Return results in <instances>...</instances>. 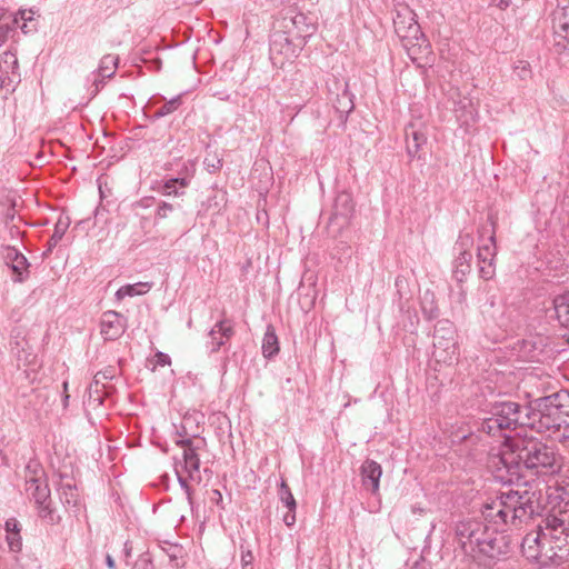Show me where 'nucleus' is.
<instances>
[{"instance_id":"de8ad7c7","label":"nucleus","mask_w":569,"mask_h":569,"mask_svg":"<svg viewBox=\"0 0 569 569\" xmlns=\"http://www.w3.org/2000/svg\"><path fill=\"white\" fill-rule=\"evenodd\" d=\"M416 511H419V513H422V512H423V509H421V508H417V509H416V508H415V509H413V512H416Z\"/></svg>"},{"instance_id":"f8f14e48","label":"nucleus","mask_w":569,"mask_h":569,"mask_svg":"<svg viewBox=\"0 0 569 569\" xmlns=\"http://www.w3.org/2000/svg\"><path fill=\"white\" fill-rule=\"evenodd\" d=\"M233 335V323L229 319L218 321L208 333L207 349L210 353L226 352L222 349Z\"/></svg>"},{"instance_id":"79ce46f5","label":"nucleus","mask_w":569,"mask_h":569,"mask_svg":"<svg viewBox=\"0 0 569 569\" xmlns=\"http://www.w3.org/2000/svg\"><path fill=\"white\" fill-rule=\"evenodd\" d=\"M410 569H428L426 563L423 562H416Z\"/></svg>"},{"instance_id":"c85d7f7f","label":"nucleus","mask_w":569,"mask_h":569,"mask_svg":"<svg viewBox=\"0 0 569 569\" xmlns=\"http://www.w3.org/2000/svg\"><path fill=\"white\" fill-rule=\"evenodd\" d=\"M17 18H13L11 23L0 24V47L3 46L9 37V33L16 28Z\"/></svg>"},{"instance_id":"8fccbe9b","label":"nucleus","mask_w":569,"mask_h":569,"mask_svg":"<svg viewBox=\"0 0 569 569\" xmlns=\"http://www.w3.org/2000/svg\"><path fill=\"white\" fill-rule=\"evenodd\" d=\"M243 569H251V568L243 566Z\"/></svg>"},{"instance_id":"9b49d317","label":"nucleus","mask_w":569,"mask_h":569,"mask_svg":"<svg viewBox=\"0 0 569 569\" xmlns=\"http://www.w3.org/2000/svg\"><path fill=\"white\" fill-rule=\"evenodd\" d=\"M455 333L452 323L449 321L438 322L433 333V356L437 353L455 355L457 352Z\"/></svg>"},{"instance_id":"f704fd0d","label":"nucleus","mask_w":569,"mask_h":569,"mask_svg":"<svg viewBox=\"0 0 569 569\" xmlns=\"http://www.w3.org/2000/svg\"><path fill=\"white\" fill-rule=\"evenodd\" d=\"M520 69V73L519 76L521 78H526L530 70H529V64L526 62V61H520L518 66H516V70Z\"/></svg>"},{"instance_id":"39448f33","label":"nucleus","mask_w":569,"mask_h":569,"mask_svg":"<svg viewBox=\"0 0 569 569\" xmlns=\"http://www.w3.org/2000/svg\"><path fill=\"white\" fill-rule=\"evenodd\" d=\"M203 416L198 412L187 413L183 416L176 443L180 446L182 452L181 458H176L174 471L180 485L188 488V480L199 477L200 460L198 450L203 447L204 440L199 438L200 419Z\"/></svg>"},{"instance_id":"6ab92c4d","label":"nucleus","mask_w":569,"mask_h":569,"mask_svg":"<svg viewBox=\"0 0 569 569\" xmlns=\"http://www.w3.org/2000/svg\"><path fill=\"white\" fill-rule=\"evenodd\" d=\"M553 310L559 323L569 328V292L553 299Z\"/></svg>"},{"instance_id":"cd10ccee","label":"nucleus","mask_w":569,"mask_h":569,"mask_svg":"<svg viewBox=\"0 0 569 569\" xmlns=\"http://www.w3.org/2000/svg\"><path fill=\"white\" fill-rule=\"evenodd\" d=\"M179 104H180V98L177 97V98L166 102L162 107H160L157 110L156 116H158V117L167 116V114L173 112L178 108Z\"/></svg>"},{"instance_id":"a19ab883","label":"nucleus","mask_w":569,"mask_h":569,"mask_svg":"<svg viewBox=\"0 0 569 569\" xmlns=\"http://www.w3.org/2000/svg\"><path fill=\"white\" fill-rule=\"evenodd\" d=\"M158 365L160 366H167V365H170V358H166V357H162V358H158Z\"/></svg>"},{"instance_id":"3c124183","label":"nucleus","mask_w":569,"mask_h":569,"mask_svg":"<svg viewBox=\"0 0 569 569\" xmlns=\"http://www.w3.org/2000/svg\"><path fill=\"white\" fill-rule=\"evenodd\" d=\"M567 569H569V567Z\"/></svg>"},{"instance_id":"e433bc0d","label":"nucleus","mask_w":569,"mask_h":569,"mask_svg":"<svg viewBox=\"0 0 569 569\" xmlns=\"http://www.w3.org/2000/svg\"><path fill=\"white\" fill-rule=\"evenodd\" d=\"M533 345L531 343V341L529 340H526L523 341L522 343V349H521V352L523 353H529V352H532L533 351Z\"/></svg>"},{"instance_id":"5701e85b","label":"nucleus","mask_w":569,"mask_h":569,"mask_svg":"<svg viewBox=\"0 0 569 569\" xmlns=\"http://www.w3.org/2000/svg\"><path fill=\"white\" fill-rule=\"evenodd\" d=\"M117 64H118L117 57H114L112 54L104 56L100 61L98 74L102 78H110L114 73V71L117 69Z\"/></svg>"},{"instance_id":"58836bf2","label":"nucleus","mask_w":569,"mask_h":569,"mask_svg":"<svg viewBox=\"0 0 569 569\" xmlns=\"http://www.w3.org/2000/svg\"><path fill=\"white\" fill-rule=\"evenodd\" d=\"M106 563H107V566H108L110 569H114V568H116V562H114L113 558H112L110 555H107V557H106Z\"/></svg>"},{"instance_id":"423d86ee","label":"nucleus","mask_w":569,"mask_h":569,"mask_svg":"<svg viewBox=\"0 0 569 569\" xmlns=\"http://www.w3.org/2000/svg\"><path fill=\"white\" fill-rule=\"evenodd\" d=\"M393 22L396 32L401 38L409 58L419 67L426 64L432 52L431 46L415 21V13L406 7L402 11L397 12Z\"/></svg>"},{"instance_id":"f3484780","label":"nucleus","mask_w":569,"mask_h":569,"mask_svg":"<svg viewBox=\"0 0 569 569\" xmlns=\"http://www.w3.org/2000/svg\"><path fill=\"white\" fill-rule=\"evenodd\" d=\"M362 486L372 493H378L380 478L382 476L381 466L375 460H366L360 468Z\"/></svg>"},{"instance_id":"a878e982","label":"nucleus","mask_w":569,"mask_h":569,"mask_svg":"<svg viewBox=\"0 0 569 569\" xmlns=\"http://www.w3.org/2000/svg\"><path fill=\"white\" fill-rule=\"evenodd\" d=\"M68 227H69L68 219L63 220L60 218L58 220V222L54 226L53 234H52L51 239L49 240V250H51L53 247H56L57 243L62 239Z\"/></svg>"},{"instance_id":"c756f323","label":"nucleus","mask_w":569,"mask_h":569,"mask_svg":"<svg viewBox=\"0 0 569 569\" xmlns=\"http://www.w3.org/2000/svg\"><path fill=\"white\" fill-rule=\"evenodd\" d=\"M20 254L21 252L10 246L4 247L2 251L3 259L8 266H10Z\"/></svg>"},{"instance_id":"393cba45","label":"nucleus","mask_w":569,"mask_h":569,"mask_svg":"<svg viewBox=\"0 0 569 569\" xmlns=\"http://www.w3.org/2000/svg\"><path fill=\"white\" fill-rule=\"evenodd\" d=\"M279 498H280V501L283 503V506L288 508V510H291V511L296 510V508H297L296 499H295L290 488L283 480L281 481L280 487H279Z\"/></svg>"},{"instance_id":"2eb2a0df","label":"nucleus","mask_w":569,"mask_h":569,"mask_svg":"<svg viewBox=\"0 0 569 569\" xmlns=\"http://www.w3.org/2000/svg\"><path fill=\"white\" fill-rule=\"evenodd\" d=\"M555 46L558 52L567 48L569 41V7L557 8L553 12Z\"/></svg>"},{"instance_id":"1a4fd4ad","label":"nucleus","mask_w":569,"mask_h":569,"mask_svg":"<svg viewBox=\"0 0 569 569\" xmlns=\"http://www.w3.org/2000/svg\"><path fill=\"white\" fill-rule=\"evenodd\" d=\"M39 473H42L36 466L33 476L26 481V491L32 496L39 509L40 517H48L50 510V489L48 485L41 480Z\"/></svg>"},{"instance_id":"c9c22d12","label":"nucleus","mask_w":569,"mask_h":569,"mask_svg":"<svg viewBox=\"0 0 569 569\" xmlns=\"http://www.w3.org/2000/svg\"><path fill=\"white\" fill-rule=\"evenodd\" d=\"M211 500L216 503H220L222 501V495L218 489L212 490Z\"/></svg>"},{"instance_id":"ea45409f","label":"nucleus","mask_w":569,"mask_h":569,"mask_svg":"<svg viewBox=\"0 0 569 569\" xmlns=\"http://www.w3.org/2000/svg\"><path fill=\"white\" fill-rule=\"evenodd\" d=\"M251 559H252V555L250 552H248L247 557L243 556L242 557L243 566L249 567L251 563Z\"/></svg>"},{"instance_id":"b1692460","label":"nucleus","mask_w":569,"mask_h":569,"mask_svg":"<svg viewBox=\"0 0 569 569\" xmlns=\"http://www.w3.org/2000/svg\"><path fill=\"white\" fill-rule=\"evenodd\" d=\"M9 267L17 276L16 281H23L29 274V263L22 253Z\"/></svg>"},{"instance_id":"09e8293b","label":"nucleus","mask_w":569,"mask_h":569,"mask_svg":"<svg viewBox=\"0 0 569 569\" xmlns=\"http://www.w3.org/2000/svg\"><path fill=\"white\" fill-rule=\"evenodd\" d=\"M154 356H159V357H162V356H166L163 352H157Z\"/></svg>"},{"instance_id":"412c9836","label":"nucleus","mask_w":569,"mask_h":569,"mask_svg":"<svg viewBox=\"0 0 569 569\" xmlns=\"http://www.w3.org/2000/svg\"><path fill=\"white\" fill-rule=\"evenodd\" d=\"M6 540L9 546V549L13 552H18L21 550V537L18 529V523L14 519H10L6 522Z\"/></svg>"},{"instance_id":"49530a36","label":"nucleus","mask_w":569,"mask_h":569,"mask_svg":"<svg viewBox=\"0 0 569 569\" xmlns=\"http://www.w3.org/2000/svg\"><path fill=\"white\" fill-rule=\"evenodd\" d=\"M63 389H64V392H67V389H68V382L67 381L63 382Z\"/></svg>"},{"instance_id":"c03bdc74","label":"nucleus","mask_w":569,"mask_h":569,"mask_svg":"<svg viewBox=\"0 0 569 569\" xmlns=\"http://www.w3.org/2000/svg\"><path fill=\"white\" fill-rule=\"evenodd\" d=\"M7 10L4 8H0V21L4 18Z\"/></svg>"},{"instance_id":"f03ea898","label":"nucleus","mask_w":569,"mask_h":569,"mask_svg":"<svg viewBox=\"0 0 569 569\" xmlns=\"http://www.w3.org/2000/svg\"><path fill=\"white\" fill-rule=\"evenodd\" d=\"M549 513L522 539V556L540 567L560 565L569 556V476L549 493Z\"/></svg>"},{"instance_id":"a18cd8bd","label":"nucleus","mask_w":569,"mask_h":569,"mask_svg":"<svg viewBox=\"0 0 569 569\" xmlns=\"http://www.w3.org/2000/svg\"><path fill=\"white\" fill-rule=\"evenodd\" d=\"M68 400H69V395L66 393L64 395V398H63V406L67 407L68 406Z\"/></svg>"},{"instance_id":"603ef678","label":"nucleus","mask_w":569,"mask_h":569,"mask_svg":"<svg viewBox=\"0 0 569 569\" xmlns=\"http://www.w3.org/2000/svg\"><path fill=\"white\" fill-rule=\"evenodd\" d=\"M568 446H569V443H568Z\"/></svg>"},{"instance_id":"37998d69","label":"nucleus","mask_w":569,"mask_h":569,"mask_svg":"<svg viewBox=\"0 0 569 569\" xmlns=\"http://www.w3.org/2000/svg\"><path fill=\"white\" fill-rule=\"evenodd\" d=\"M177 183H179L181 187H187V184H188V182H187V180L184 178L178 179Z\"/></svg>"},{"instance_id":"9d476101","label":"nucleus","mask_w":569,"mask_h":569,"mask_svg":"<svg viewBox=\"0 0 569 569\" xmlns=\"http://www.w3.org/2000/svg\"><path fill=\"white\" fill-rule=\"evenodd\" d=\"M473 239L470 234H462L457 242L459 254L453 261V278L458 282H462L471 270L472 253L469 248L472 246Z\"/></svg>"},{"instance_id":"20e7f679","label":"nucleus","mask_w":569,"mask_h":569,"mask_svg":"<svg viewBox=\"0 0 569 569\" xmlns=\"http://www.w3.org/2000/svg\"><path fill=\"white\" fill-rule=\"evenodd\" d=\"M569 396L553 393L536 399L527 413V426L558 441L569 438Z\"/></svg>"},{"instance_id":"7c9ffc66","label":"nucleus","mask_w":569,"mask_h":569,"mask_svg":"<svg viewBox=\"0 0 569 569\" xmlns=\"http://www.w3.org/2000/svg\"><path fill=\"white\" fill-rule=\"evenodd\" d=\"M13 18H17V22L19 21V18L22 19L24 22L31 21L33 19V11L32 10H19ZM21 30L27 33L26 30L27 23H23L21 27Z\"/></svg>"},{"instance_id":"6e6552de","label":"nucleus","mask_w":569,"mask_h":569,"mask_svg":"<svg viewBox=\"0 0 569 569\" xmlns=\"http://www.w3.org/2000/svg\"><path fill=\"white\" fill-rule=\"evenodd\" d=\"M306 44L293 37L288 30L277 31L271 37L270 52L277 59V56L286 60H291L299 56Z\"/></svg>"},{"instance_id":"2f4dec72","label":"nucleus","mask_w":569,"mask_h":569,"mask_svg":"<svg viewBox=\"0 0 569 569\" xmlns=\"http://www.w3.org/2000/svg\"><path fill=\"white\" fill-rule=\"evenodd\" d=\"M172 210V204L162 202L157 209V217L160 219H166Z\"/></svg>"},{"instance_id":"473e14b6","label":"nucleus","mask_w":569,"mask_h":569,"mask_svg":"<svg viewBox=\"0 0 569 569\" xmlns=\"http://www.w3.org/2000/svg\"><path fill=\"white\" fill-rule=\"evenodd\" d=\"M178 182V179H170L163 184V193L164 194H177V192L173 190L176 183Z\"/></svg>"},{"instance_id":"4c0bfd02","label":"nucleus","mask_w":569,"mask_h":569,"mask_svg":"<svg viewBox=\"0 0 569 569\" xmlns=\"http://www.w3.org/2000/svg\"><path fill=\"white\" fill-rule=\"evenodd\" d=\"M497 7L501 8V9H505L507 7H509L510 4V0H492Z\"/></svg>"},{"instance_id":"0eeeda50","label":"nucleus","mask_w":569,"mask_h":569,"mask_svg":"<svg viewBox=\"0 0 569 569\" xmlns=\"http://www.w3.org/2000/svg\"><path fill=\"white\" fill-rule=\"evenodd\" d=\"M487 423L489 431L495 427L498 429H516L518 425H527L526 422L520 421L519 406L512 401L496 403L492 417Z\"/></svg>"},{"instance_id":"ddd939ff","label":"nucleus","mask_w":569,"mask_h":569,"mask_svg":"<svg viewBox=\"0 0 569 569\" xmlns=\"http://www.w3.org/2000/svg\"><path fill=\"white\" fill-rule=\"evenodd\" d=\"M127 328V319L119 312L109 310L102 313L100 333L106 340L119 338Z\"/></svg>"},{"instance_id":"bb28decb","label":"nucleus","mask_w":569,"mask_h":569,"mask_svg":"<svg viewBox=\"0 0 569 569\" xmlns=\"http://www.w3.org/2000/svg\"><path fill=\"white\" fill-rule=\"evenodd\" d=\"M0 68L6 69L7 73L9 72V70H11V72H14L16 69L18 68V60L16 54L9 51L4 52L1 56Z\"/></svg>"},{"instance_id":"aec40b11","label":"nucleus","mask_w":569,"mask_h":569,"mask_svg":"<svg viewBox=\"0 0 569 569\" xmlns=\"http://www.w3.org/2000/svg\"><path fill=\"white\" fill-rule=\"evenodd\" d=\"M152 287L150 282H137L133 284H126L120 287L116 292L117 300H122L127 297L146 295Z\"/></svg>"},{"instance_id":"dca6fc26","label":"nucleus","mask_w":569,"mask_h":569,"mask_svg":"<svg viewBox=\"0 0 569 569\" xmlns=\"http://www.w3.org/2000/svg\"><path fill=\"white\" fill-rule=\"evenodd\" d=\"M291 27L287 30L293 34L295 38L301 40L303 44L316 33L318 29L317 22L309 16L299 12L292 17Z\"/></svg>"},{"instance_id":"a211bd4d","label":"nucleus","mask_w":569,"mask_h":569,"mask_svg":"<svg viewBox=\"0 0 569 569\" xmlns=\"http://www.w3.org/2000/svg\"><path fill=\"white\" fill-rule=\"evenodd\" d=\"M407 150L410 156H416L420 148L426 143L427 137L420 130L410 124L406 128Z\"/></svg>"},{"instance_id":"4468645a","label":"nucleus","mask_w":569,"mask_h":569,"mask_svg":"<svg viewBox=\"0 0 569 569\" xmlns=\"http://www.w3.org/2000/svg\"><path fill=\"white\" fill-rule=\"evenodd\" d=\"M479 260V274L482 279H492L496 273L495 257H496V243L495 236L491 234L487 243L478 248L477 253Z\"/></svg>"},{"instance_id":"f257e3e1","label":"nucleus","mask_w":569,"mask_h":569,"mask_svg":"<svg viewBox=\"0 0 569 569\" xmlns=\"http://www.w3.org/2000/svg\"><path fill=\"white\" fill-rule=\"evenodd\" d=\"M528 500L519 491L509 489L488 501L483 506L482 516L493 526L491 530L478 521L459 523L457 536L463 551L485 568H492L505 559L510 551V541L501 531L508 522L527 516Z\"/></svg>"},{"instance_id":"4be33fe9","label":"nucleus","mask_w":569,"mask_h":569,"mask_svg":"<svg viewBox=\"0 0 569 569\" xmlns=\"http://www.w3.org/2000/svg\"><path fill=\"white\" fill-rule=\"evenodd\" d=\"M279 351L278 338L271 326H268L262 339V353L263 356H274Z\"/></svg>"},{"instance_id":"7ed1b4c3","label":"nucleus","mask_w":569,"mask_h":569,"mask_svg":"<svg viewBox=\"0 0 569 569\" xmlns=\"http://www.w3.org/2000/svg\"><path fill=\"white\" fill-rule=\"evenodd\" d=\"M562 466L563 458L553 447L520 432L505 436L498 452L489 458L495 477L505 483L517 480L521 467L537 473L553 475Z\"/></svg>"},{"instance_id":"72a5a7b5","label":"nucleus","mask_w":569,"mask_h":569,"mask_svg":"<svg viewBox=\"0 0 569 569\" xmlns=\"http://www.w3.org/2000/svg\"><path fill=\"white\" fill-rule=\"evenodd\" d=\"M283 522L286 523V526L292 527L296 523V510H289L283 516Z\"/></svg>"}]
</instances>
